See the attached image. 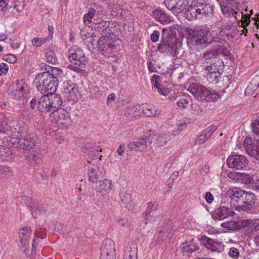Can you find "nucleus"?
Returning a JSON list of instances; mask_svg holds the SVG:
<instances>
[{
  "mask_svg": "<svg viewBox=\"0 0 259 259\" xmlns=\"http://www.w3.org/2000/svg\"><path fill=\"white\" fill-rule=\"evenodd\" d=\"M231 206L238 212L252 211L255 204L256 197L251 192L242 189L229 190L227 193Z\"/></svg>",
  "mask_w": 259,
  "mask_h": 259,
  "instance_id": "f257e3e1",
  "label": "nucleus"
},
{
  "mask_svg": "<svg viewBox=\"0 0 259 259\" xmlns=\"http://www.w3.org/2000/svg\"><path fill=\"white\" fill-rule=\"evenodd\" d=\"M19 106L20 108H22V109L19 111V119H22V121L20 122L19 120L18 123V125H17L19 126V130L17 131V132L20 135H17V140H19L17 144L21 148L29 150L35 146L34 140L26 134L27 127L25 123L28 120V116L29 115L30 112L27 108H26L27 105L25 107Z\"/></svg>",
  "mask_w": 259,
  "mask_h": 259,
  "instance_id": "f03ea898",
  "label": "nucleus"
},
{
  "mask_svg": "<svg viewBox=\"0 0 259 259\" xmlns=\"http://www.w3.org/2000/svg\"><path fill=\"white\" fill-rule=\"evenodd\" d=\"M58 79L51 75L50 72H44L37 75L34 81L38 91L42 94H49L56 91Z\"/></svg>",
  "mask_w": 259,
  "mask_h": 259,
  "instance_id": "7ed1b4c3",
  "label": "nucleus"
},
{
  "mask_svg": "<svg viewBox=\"0 0 259 259\" xmlns=\"http://www.w3.org/2000/svg\"><path fill=\"white\" fill-rule=\"evenodd\" d=\"M121 40L117 39L116 33L114 35H104L97 41L99 51L105 56H109L120 50Z\"/></svg>",
  "mask_w": 259,
  "mask_h": 259,
  "instance_id": "20e7f679",
  "label": "nucleus"
},
{
  "mask_svg": "<svg viewBox=\"0 0 259 259\" xmlns=\"http://www.w3.org/2000/svg\"><path fill=\"white\" fill-rule=\"evenodd\" d=\"M68 59L72 63L68 67L77 73L83 71L87 61L84 53L78 48H71L69 50Z\"/></svg>",
  "mask_w": 259,
  "mask_h": 259,
  "instance_id": "39448f33",
  "label": "nucleus"
},
{
  "mask_svg": "<svg viewBox=\"0 0 259 259\" xmlns=\"http://www.w3.org/2000/svg\"><path fill=\"white\" fill-rule=\"evenodd\" d=\"M51 122L56 125L59 128H66L71 124L70 115L64 109H58L52 112L50 115Z\"/></svg>",
  "mask_w": 259,
  "mask_h": 259,
  "instance_id": "423d86ee",
  "label": "nucleus"
},
{
  "mask_svg": "<svg viewBox=\"0 0 259 259\" xmlns=\"http://www.w3.org/2000/svg\"><path fill=\"white\" fill-rule=\"evenodd\" d=\"M95 30L101 35H114L118 29V24L116 21L102 20L98 23H94Z\"/></svg>",
  "mask_w": 259,
  "mask_h": 259,
  "instance_id": "0eeeda50",
  "label": "nucleus"
},
{
  "mask_svg": "<svg viewBox=\"0 0 259 259\" xmlns=\"http://www.w3.org/2000/svg\"><path fill=\"white\" fill-rule=\"evenodd\" d=\"M30 90L24 79L17 80V105L25 106L30 98Z\"/></svg>",
  "mask_w": 259,
  "mask_h": 259,
  "instance_id": "6e6552de",
  "label": "nucleus"
},
{
  "mask_svg": "<svg viewBox=\"0 0 259 259\" xmlns=\"http://www.w3.org/2000/svg\"><path fill=\"white\" fill-rule=\"evenodd\" d=\"M32 232L30 227H24L20 229L19 232V246L25 254L29 252V240Z\"/></svg>",
  "mask_w": 259,
  "mask_h": 259,
  "instance_id": "1a4fd4ad",
  "label": "nucleus"
},
{
  "mask_svg": "<svg viewBox=\"0 0 259 259\" xmlns=\"http://www.w3.org/2000/svg\"><path fill=\"white\" fill-rule=\"evenodd\" d=\"M206 3L205 0H193L187 12V19L192 20L200 18V12Z\"/></svg>",
  "mask_w": 259,
  "mask_h": 259,
  "instance_id": "9d476101",
  "label": "nucleus"
},
{
  "mask_svg": "<svg viewBox=\"0 0 259 259\" xmlns=\"http://www.w3.org/2000/svg\"><path fill=\"white\" fill-rule=\"evenodd\" d=\"M116 252L114 242L111 239L104 241L101 247L100 259H115Z\"/></svg>",
  "mask_w": 259,
  "mask_h": 259,
  "instance_id": "9b49d317",
  "label": "nucleus"
},
{
  "mask_svg": "<svg viewBox=\"0 0 259 259\" xmlns=\"http://www.w3.org/2000/svg\"><path fill=\"white\" fill-rule=\"evenodd\" d=\"M206 28L205 27L199 26L194 28H188L186 31L188 38L192 39L191 42L194 45H202L201 39L205 34Z\"/></svg>",
  "mask_w": 259,
  "mask_h": 259,
  "instance_id": "f8f14e48",
  "label": "nucleus"
},
{
  "mask_svg": "<svg viewBox=\"0 0 259 259\" xmlns=\"http://www.w3.org/2000/svg\"><path fill=\"white\" fill-rule=\"evenodd\" d=\"M172 37L168 34L167 29H162L161 41L157 48L158 50L163 53L171 52L174 48V43L171 41Z\"/></svg>",
  "mask_w": 259,
  "mask_h": 259,
  "instance_id": "ddd939ff",
  "label": "nucleus"
},
{
  "mask_svg": "<svg viewBox=\"0 0 259 259\" xmlns=\"http://www.w3.org/2000/svg\"><path fill=\"white\" fill-rule=\"evenodd\" d=\"M227 164L230 168L241 169L247 164V160L242 155H232L228 158Z\"/></svg>",
  "mask_w": 259,
  "mask_h": 259,
  "instance_id": "4468645a",
  "label": "nucleus"
},
{
  "mask_svg": "<svg viewBox=\"0 0 259 259\" xmlns=\"http://www.w3.org/2000/svg\"><path fill=\"white\" fill-rule=\"evenodd\" d=\"M120 197L122 203L129 210L133 204H137L140 201L139 196H137L134 193L123 190L120 193Z\"/></svg>",
  "mask_w": 259,
  "mask_h": 259,
  "instance_id": "2eb2a0df",
  "label": "nucleus"
},
{
  "mask_svg": "<svg viewBox=\"0 0 259 259\" xmlns=\"http://www.w3.org/2000/svg\"><path fill=\"white\" fill-rule=\"evenodd\" d=\"M244 147L248 155L259 160V140L252 143L250 138H246L244 141Z\"/></svg>",
  "mask_w": 259,
  "mask_h": 259,
  "instance_id": "dca6fc26",
  "label": "nucleus"
},
{
  "mask_svg": "<svg viewBox=\"0 0 259 259\" xmlns=\"http://www.w3.org/2000/svg\"><path fill=\"white\" fill-rule=\"evenodd\" d=\"M63 93L68 100L74 101L77 100L79 95L76 85L72 83H69L68 81L65 82L63 83Z\"/></svg>",
  "mask_w": 259,
  "mask_h": 259,
  "instance_id": "f3484780",
  "label": "nucleus"
},
{
  "mask_svg": "<svg viewBox=\"0 0 259 259\" xmlns=\"http://www.w3.org/2000/svg\"><path fill=\"white\" fill-rule=\"evenodd\" d=\"M149 138L145 136L144 138H139L136 141L130 143L127 147L132 150L142 151L145 150L147 147L151 144Z\"/></svg>",
  "mask_w": 259,
  "mask_h": 259,
  "instance_id": "a211bd4d",
  "label": "nucleus"
},
{
  "mask_svg": "<svg viewBox=\"0 0 259 259\" xmlns=\"http://www.w3.org/2000/svg\"><path fill=\"white\" fill-rule=\"evenodd\" d=\"M227 41L225 39L217 38L214 39V44L213 45V50L218 54L229 56L230 53L227 48Z\"/></svg>",
  "mask_w": 259,
  "mask_h": 259,
  "instance_id": "6ab92c4d",
  "label": "nucleus"
},
{
  "mask_svg": "<svg viewBox=\"0 0 259 259\" xmlns=\"http://www.w3.org/2000/svg\"><path fill=\"white\" fill-rule=\"evenodd\" d=\"M234 211L226 206H221L215 210L212 214V217L217 220L224 219L228 217H232L235 215Z\"/></svg>",
  "mask_w": 259,
  "mask_h": 259,
  "instance_id": "aec40b11",
  "label": "nucleus"
},
{
  "mask_svg": "<svg viewBox=\"0 0 259 259\" xmlns=\"http://www.w3.org/2000/svg\"><path fill=\"white\" fill-rule=\"evenodd\" d=\"M50 100L49 94H44L38 101L37 108L41 112H52L51 107H50Z\"/></svg>",
  "mask_w": 259,
  "mask_h": 259,
  "instance_id": "412c9836",
  "label": "nucleus"
},
{
  "mask_svg": "<svg viewBox=\"0 0 259 259\" xmlns=\"http://www.w3.org/2000/svg\"><path fill=\"white\" fill-rule=\"evenodd\" d=\"M203 242L204 246L212 251L221 252L223 250V245L220 242H218L206 237L203 238Z\"/></svg>",
  "mask_w": 259,
  "mask_h": 259,
  "instance_id": "4be33fe9",
  "label": "nucleus"
},
{
  "mask_svg": "<svg viewBox=\"0 0 259 259\" xmlns=\"http://www.w3.org/2000/svg\"><path fill=\"white\" fill-rule=\"evenodd\" d=\"M205 90L206 88L203 85L197 83H192L189 87L187 91L193 95L197 100L201 101V98H202L201 96H203V93Z\"/></svg>",
  "mask_w": 259,
  "mask_h": 259,
  "instance_id": "5701e85b",
  "label": "nucleus"
},
{
  "mask_svg": "<svg viewBox=\"0 0 259 259\" xmlns=\"http://www.w3.org/2000/svg\"><path fill=\"white\" fill-rule=\"evenodd\" d=\"M152 14L156 21L159 22L162 24H166L171 21L169 16L161 10H154Z\"/></svg>",
  "mask_w": 259,
  "mask_h": 259,
  "instance_id": "b1692460",
  "label": "nucleus"
},
{
  "mask_svg": "<svg viewBox=\"0 0 259 259\" xmlns=\"http://www.w3.org/2000/svg\"><path fill=\"white\" fill-rule=\"evenodd\" d=\"M161 77L158 75L154 74L151 79V83L153 87L157 89V92L160 95L166 96L168 92L161 85Z\"/></svg>",
  "mask_w": 259,
  "mask_h": 259,
  "instance_id": "393cba45",
  "label": "nucleus"
},
{
  "mask_svg": "<svg viewBox=\"0 0 259 259\" xmlns=\"http://www.w3.org/2000/svg\"><path fill=\"white\" fill-rule=\"evenodd\" d=\"M95 188L97 191L103 194L109 193L112 189L111 182L108 179L100 181L96 185Z\"/></svg>",
  "mask_w": 259,
  "mask_h": 259,
  "instance_id": "a878e982",
  "label": "nucleus"
},
{
  "mask_svg": "<svg viewBox=\"0 0 259 259\" xmlns=\"http://www.w3.org/2000/svg\"><path fill=\"white\" fill-rule=\"evenodd\" d=\"M202 67H208V65L215 64L216 54L213 50H208L204 52L202 56Z\"/></svg>",
  "mask_w": 259,
  "mask_h": 259,
  "instance_id": "bb28decb",
  "label": "nucleus"
},
{
  "mask_svg": "<svg viewBox=\"0 0 259 259\" xmlns=\"http://www.w3.org/2000/svg\"><path fill=\"white\" fill-rule=\"evenodd\" d=\"M49 95L51 105L50 107H51L52 112L58 109H61L60 107L62 105L63 101L60 96L54 93H50Z\"/></svg>",
  "mask_w": 259,
  "mask_h": 259,
  "instance_id": "cd10ccee",
  "label": "nucleus"
},
{
  "mask_svg": "<svg viewBox=\"0 0 259 259\" xmlns=\"http://www.w3.org/2000/svg\"><path fill=\"white\" fill-rule=\"evenodd\" d=\"M26 160L32 167H35L40 161V153L39 150L31 151L26 157Z\"/></svg>",
  "mask_w": 259,
  "mask_h": 259,
  "instance_id": "c85d7f7f",
  "label": "nucleus"
},
{
  "mask_svg": "<svg viewBox=\"0 0 259 259\" xmlns=\"http://www.w3.org/2000/svg\"><path fill=\"white\" fill-rule=\"evenodd\" d=\"M137 244L134 242L128 245L124 250L123 259H136L137 254Z\"/></svg>",
  "mask_w": 259,
  "mask_h": 259,
  "instance_id": "c756f323",
  "label": "nucleus"
},
{
  "mask_svg": "<svg viewBox=\"0 0 259 259\" xmlns=\"http://www.w3.org/2000/svg\"><path fill=\"white\" fill-rule=\"evenodd\" d=\"M201 101L215 102L220 98V95L214 91H210L206 89L203 96H201Z\"/></svg>",
  "mask_w": 259,
  "mask_h": 259,
  "instance_id": "7c9ffc66",
  "label": "nucleus"
},
{
  "mask_svg": "<svg viewBox=\"0 0 259 259\" xmlns=\"http://www.w3.org/2000/svg\"><path fill=\"white\" fill-rule=\"evenodd\" d=\"M176 136L175 133L168 132L162 134L158 136L157 139V144L159 146H163L168 142L172 140Z\"/></svg>",
  "mask_w": 259,
  "mask_h": 259,
  "instance_id": "2f4dec72",
  "label": "nucleus"
},
{
  "mask_svg": "<svg viewBox=\"0 0 259 259\" xmlns=\"http://www.w3.org/2000/svg\"><path fill=\"white\" fill-rule=\"evenodd\" d=\"M259 88V71L256 73L255 76L250 82V84L246 88L245 93L250 91H255Z\"/></svg>",
  "mask_w": 259,
  "mask_h": 259,
  "instance_id": "473e14b6",
  "label": "nucleus"
},
{
  "mask_svg": "<svg viewBox=\"0 0 259 259\" xmlns=\"http://www.w3.org/2000/svg\"><path fill=\"white\" fill-rule=\"evenodd\" d=\"M96 166H91L89 168V180L94 183H97L99 178V171L98 170Z\"/></svg>",
  "mask_w": 259,
  "mask_h": 259,
  "instance_id": "72a5a7b5",
  "label": "nucleus"
},
{
  "mask_svg": "<svg viewBox=\"0 0 259 259\" xmlns=\"http://www.w3.org/2000/svg\"><path fill=\"white\" fill-rule=\"evenodd\" d=\"M205 34L204 36H203V38L201 39L202 45H210L212 44V45L214 44V39L217 38H219V37L212 36L210 33L209 30L206 28V32H205Z\"/></svg>",
  "mask_w": 259,
  "mask_h": 259,
  "instance_id": "f704fd0d",
  "label": "nucleus"
},
{
  "mask_svg": "<svg viewBox=\"0 0 259 259\" xmlns=\"http://www.w3.org/2000/svg\"><path fill=\"white\" fill-rule=\"evenodd\" d=\"M143 113L148 117L156 116L159 114V111L157 110L155 108L151 105H146L144 107Z\"/></svg>",
  "mask_w": 259,
  "mask_h": 259,
  "instance_id": "c9c22d12",
  "label": "nucleus"
},
{
  "mask_svg": "<svg viewBox=\"0 0 259 259\" xmlns=\"http://www.w3.org/2000/svg\"><path fill=\"white\" fill-rule=\"evenodd\" d=\"M13 171L10 167L7 165H0V179H6L11 176Z\"/></svg>",
  "mask_w": 259,
  "mask_h": 259,
  "instance_id": "e433bc0d",
  "label": "nucleus"
},
{
  "mask_svg": "<svg viewBox=\"0 0 259 259\" xmlns=\"http://www.w3.org/2000/svg\"><path fill=\"white\" fill-rule=\"evenodd\" d=\"M205 77L209 83L215 84L220 80L221 74L219 71H217V72H213V73L210 74H206Z\"/></svg>",
  "mask_w": 259,
  "mask_h": 259,
  "instance_id": "4c0bfd02",
  "label": "nucleus"
},
{
  "mask_svg": "<svg viewBox=\"0 0 259 259\" xmlns=\"http://www.w3.org/2000/svg\"><path fill=\"white\" fill-rule=\"evenodd\" d=\"M182 249L186 252H192L193 251L198 249V247L196 246L193 242H186L183 243L181 245Z\"/></svg>",
  "mask_w": 259,
  "mask_h": 259,
  "instance_id": "58836bf2",
  "label": "nucleus"
},
{
  "mask_svg": "<svg viewBox=\"0 0 259 259\" xmlns=\"http://www.w3.org/2000/svg\"><path fill=\"white\" fill-rule=\"evenodd\" d=\"M214 11V7L213 5L206 3L204 6V8L200 12V16L204 15L206 16H210L213 15Z\"/></svg>",
  "mask_w": 259,
  "mask_h": 259,
  "instance_id": "ea45409f",
  "label": "nucleus"
},
{
  "mask_svg": "<svg viewBox=\"0 0 259 259\" xmlns=\"http://www.w3.org/2000/svg\"><path fill=\"white\" fill-rule=\"evenodd\" d=\"M45 57L47 62L51 64H56L57 62V59L54 52L52 50H48L45 53Z\"/></svg>",
  "mask_w": 259,
  "mask_h": 259,
  "instance_id": "a19ab883",
  "label": "nucleus"
},
{
  "mask_svg": "<svg viewBox=\"0 0 259 259\" xmlns=\"http://www.w3.org/2000/svg\"><path fill=\"white\" fill-rule=\"evenodd\" d=\"M168 228L167 225L159 231L157 234V241L159 242L165 239L168 235Z\"/></svg>",
  "mask_w": 259,
  "mask_h": 259,
  "instance_id": "79ce46f5",
  "label": "nucleus"
},
{
  "mask_svg": "<svg viewBox=\"0 0 259 259\" xmlns=\"http://www.w3.org/2000/svg\"><path fill=\"white\" fill-rule=\"evenodd\" d=\"M90 92L92 95V97L94 98H99L102 94L99 88L97 85H91L90 88Z\"/></svg>",
  "mask_w": 259,
  "mask_h": 259,
  "instance_id": "37998d69",
  "label": "nucleus"
},
{
  "mask_svg": "<svg viewBox=\"0 0 259 259\" xmlns=\"http://www.w3.org/2000/svg\"><path fill=\"white\" fill-rule=\"evenodd\" d=\"M20 203L22 205H25L30 207H35V204L33 202L32 199L27 196H23L21 198Z\"/></svg>",
  "mask_w": 259,
  "mask_h": 259,
  "instance_id": "c03bdc74",
  "label": "nucleus"
},
{
  "mask_svg": "<svg viewBox=\"0 0 259 259\" xmlns=\"http://www.w3.org/2000/svg\"><path fill=\"white\" fill-rule=\"evenodd\" d=\"M251 180L252 178L249 175L240 172L238 182L248 184L251 183Z\"/></svg>",
  "mask_w": 259,
  "mask_h": 259,
  "instance_id": "a18cd8bd",
  "label": "nucleus"
},
{
  "mask_svg": "<svg viewBox=\"0 0 259 259\" xmlns=\"http://www.w3.org/2000/svg\"><path fill=\"white\" fill-rule=\"evenodd\" d=\"M251 128L252 132L259 137V116L256 119L252 120Z\"/></svg>",
  "mask_w": 259,
  "mask_h": 259,
  "instance_id": "49530a36",
  "label": "nucleus"
},
{
  "mask_svg": "<svg viewBox=\"0 0 259 259\" xmlns=\"http://www.w3.org/2000/svg\"><path fill=\"white\" fill-rule=\"evenodd\" d=\"M95 13L96 11L94 9H90L88 13L85 14L83 16L84 22L86 23L88 22V23H91Z\"/></svg>",
  "mask_w": 259,
  "mask_h": 259,
  "instance_id": "de8ad7c7",
  "label": "nucleus"
},
{
  "mask_svg": "<svg viewBox=\"0 0 259 259\" xmlns=\"http://www.w3.org/2000/svg\"><path fill=\"white\" fill-rule=\"evenodd\" d=\"M163 29H167L168 34H170V32L172 33H176V32H181L182 30V27L181 25L178 24H174L169 26V27L164 28Z\"/></svg>",
  "mask_w": 259,
  "mask_h": 259,
  "instance_id": "09e8293b",
  "label": "nucleus"
},
{
  "mask_svg": "<svg viewBox=\"0 0 259 259\" xmlns=\"http://www.w3.org/2000/svg\"><path fill=\"white\" fill-rule=\"evenodd\" d=\"M10 125H8V121L6 119L0 120V133H5L9 130Z\"/></svg>",
  "mask_w": 259,
  "mask_h": 259,
  "instance_id": "8fccbe9b",
  "label": "nucleus"
},
{
  "mask_svg": "<svg viewBox=\"0 0 259 259\" xmlns=\"http://www.w3.org/2000/svg\"><path fill=\"white\" fill-rule=\"evenodd\" d=\"M177 0H165L164 4L166 7L170 11L175 12L176 5L177 4Z\"/></svg>",
  "mask_w": 259,
  "mask_h": 259,
  "instance_id": "3c124183",
  "label": "nucleus"
},
{
  "mask_svg": "<svg viewBox=\"0 0 259 259\" xmlns=\"http://www.w3.org/2000/svg\"><path fill=\"white\" fill-rule=\"evenodd\" d=\"M216 130L217 127L215 125H211L205 128L202 132L206 135V137L209 138Z\"/></svg>",
  "mask_w": 259,
  "mask_h": 259,
  "instance_id": "603ef678",
  "label": "nucleus"
},
{
  "mask_svg": "<svg viewBox=\"0 0 259 259\" xmlns=\"http://www.w3.org/2000/svg\"><path fill=\"white\" fill-rule=\"evenodd\" d=\"M117 222L120 227L124 228H128L131 225L128 219L126 218L118 219Z\"/></svg>",
  "mask_w": 259,
  "mask_h": 259,
  "instance_id": "864d4df0",
  "label": "nucleus"
},
{
  "mask_svg": "<svg viewBox=\"0 0 259 259\" xmlns=\"http://www.w3.org/2000/svg\"><path fill=\"white\" fill-rule=\"evenodd\" d=\"M203 68L205 70V75L206 74L213 73V72H217V71H219L218 68H217V66L214 64H212V65H208V67H203Z\"/></svg>",
  "mask_w": 259,
  "mask_h": 259,
  "instance_id": "5fc2aeb1",
  "label": "nucleus"
},
{
  "mask_svg": "<svg viewBox=\"0 0 259 259\" xmlns=\"http://www.w3.org/2000/svg\"><path fill=\"white\" fill-rule=\"evenodd\" d=\"M239 250L235 247L230 248L229 251V256L233 259H237L239 256Z\"/></svg>",
  "mask_w": 259,
  "mask_h": 259,
  "instance_id": "6e6d98bb",
  "label": "nucleus"
},
{
  "mask_svg": "<svg viewBox=\"0 0 259 259\" xmlns=\"http://www.w3.org/2000/svg\"><path fill=\"white\" fill-rule=\"evenodd\" d=\"M209 138L202 132L195 141L196 145H201L208 140Z\"/></svg>",
  "mask_w": 259,
  "mask_h": 259,
  "instance_id": "4d7b16f0",
  "label": "nucleus"
},
{
  "mask_svg": "<svg viewBox=\"0 0 259 259\" xmlns=\"http://www.w3.org/2000/svg\"><path fill=\"white\" fill-rule=\"evenodd\" d=\"M143 218L145 221V223L147 224L148 222H151L154 220V213L151 212H146L143 213Z\"/></svg>",
  "mask_w": 259,
  "mask_h": 259,
  "instance_id": "13d9d810",
  "label": "nucleus"
},
{
  "mask_svg": "<svg viewBox=\"0 0 259 259\" xmlns=\"http://www.w3.org/2000/svg\"><path fill=\"white\" fill-rule=\"evenodd\" d=\"M46 41V38L35 37L32 40V44H33V46L38 47H40L42 44L45 43Z\"/></svg>",
  "mask_w": 259,
  "mask_h": 259,
  "instance_id": "bf43d9fd",
  "label": "nucleus"
},
{
  "mask_svg": "<svg viewBox=\"0 0 259 259\" xmlns=\"http://www.w3.org/2000/svg\"><path fill=\"white\" fill-rule=\"evenodd\" d=\"M4 59L9 63H15L16 62V57L13 54H7L4 56Z\"/></svg>",
  "mask_w": 259,
  "mask_h": 259,
  "instance_id": "052dcab7",
  "label": "nucleus"
},
{
  "mask_svg": "<svg viewBox=\"0 0 259 259\" xmlns=\"http://www.w3.org/2000/svg\"><path fill=\"white\" fill-rule=\"evenodd\" d=\"M177 4L176 5L175 12L179 13L183 10L185 6L184 0H177Z\"/></svg>",
  "mask_w": 259,
  "mask_h": 259,
  "instance_id": "680f3d73",
  "label": "nucleus"
},
{
  "mask_svg": "<svg viewBox=\"0 0 259 259\" xmlns=\"http://www.w3.org/2000/svg\"><path fill=\"white\" fill-rule=\"evenodd\" d=\"M51 75H52L53 77H56L58 78V77L60 76L63 74V72L62 70L59 68L54 67L51 70V73H50Z\"/></svg>",
  "mask_w": 259,
  "mask_h": 259,
  "instance_id": "e2e57ef3",
  "label": "nucleus"
},
{
  "mask_svg": "<svg viewBox=\"0 0 259 259\" xmlns=\"http://www.w3.org/2000/svg\"><path fill=\"white\" fill-rule=\"evenodd\" d=\"M240 174V172H237L234 171H230L228 174V177L230 179L235 181L236 182H238Z\"/></svg>",
  "mask_w": 259,
  "mask_h": 259,
  "instance_id": "0e129e2a",
  "label": "nucleus"
},
{
  "mask_svg": "<svg viewBox=\"0 0 259 259\" xmlns=\"http://www.w3.org/2000/svg\"><path fill=\"white\" fill-rule=\"evenodd\" d=\"M157 209V205L153 204L152 202H149L147 204V207L146 212H151L152 213H154L153 212L156 210Z\"/></svg>",
  "mask_w": 259,
  "mask_h": 259,
  "instance_id": "69168bd1",
  "label": "nucleus"
},
{
  "mask_svg": "<svg viewBox=\"0 0 259 259\" xmlns=\"http://www.w3.org/2000/svg\"><path fill=\"white\" fill-rule=\"evenodd\" d=\"M9 69L8 64L2 63L0 65V76L6 74Z\"/></svg>",
  "mask_w": 259,
  "mask_h": 259,
  "instance_id": "338daca9",
  "label": "nucleus"
},
{
  "mask_svg": "<svg viewBox=\"0 0 259 259\" xmlns=\"http://www.w3.org/2000/svg\"><path fill=\"white\" fill-rule=\"evenodd\" d=\"M159 36V32L157 30H154L151 35L150 38L152 42H156L158 40Z\"/></svg>",
  "mask_w": 259,
  "mask_h": 259,
  "instance_id": "774afa93",
  "label": "nucleus"
}]
</instances>
